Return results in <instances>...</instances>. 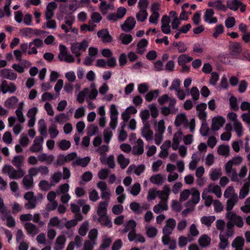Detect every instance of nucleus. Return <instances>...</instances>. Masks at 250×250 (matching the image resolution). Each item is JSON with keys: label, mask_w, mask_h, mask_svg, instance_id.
Returning a JSON list of instances; mask_svg holds the SVG:
<instances>
[{"label": "nucleus", "mask_w": 250, "mask_h": 250, "mask_svg": "<svg viewBox=\"0 0 250 250\" xmlns=\"http://www.w3.org/2000/svg\"><path fill=\"white\" fill-rule=\"evenodd\" d=\"M23 157L21 156H15L12 161V164L19 169L16 170L11 166H5L2 169V172H23L21 168L22 165Z\"/></svg>", "instance_id": "f257e3e1"}, {"label": "nucleus", "mask_w": 250, "mask_h": 250, "mask_svg": "<svg viewBox=\"0 0 250 250\" xmlns=\"http://www.w3.org/2000/svg\"><path fill=\"white\" fill-rule=\"evenodd\" d=\"M227 218L230 222H233L237 227L241 228L244 225V222L242 217L237 215L234 212H229L226 214Z\"/></svg>", "instance_id": "f03ea898"}, {"label": "nucleus", "mask_w": 250, "mask_h": 250, "mask_svg": "<svg viewBox=\"0 0 250 250\" xmlns=\"http://www.w3.org/2000/svg\"><path fill=\"white\" fill-rule=\"evenodd\" d=\"M136 24V21L134 17H128L125 22L121 25L122 29L125 31L128 32L132 30Z\"/></svg>", "instance_id": "7ed1b4c3"}, {"label": "nucleus", "mask_w": 250, "mask_h": 250, "mask_svg": "<svg viewBox=\"0 0 250 250\" xmlns=\"http://www.w3.org/2000/svg\"><path fill=\"white\" fill-rule=\"evenodd\" d=\"M225 123V119L222 116L214 117L212 119L211 129L213 131L218 130Z\"/></svg>", "instance_id": "20e7f679"}, {"label": "nucleus", "mask_w": 250, "mask_h": 250, "mask_svg": "<svg viewBox=\"0 0 250 250\" xmlns=\"http://www.w3.org/2000/svg\"><path fill=\"white\" fill-rule=\"evenodd\" d=\"M191 190V192H190V194L191 195V198L190 200L187 203V207L190 206L191 204L195 205L198 204L200 199V192L199 190L195 188H192Z\"/></svg>", "instance_id": "39448f33"}, {"label": "nucleus", "mask_w": 250, "mask_h": 250, "mask_svg": "<svg viewBox=\"0 0 250 250\" xmlns=\"http://www.w3.org/2000/svg\"><path fill=\"white\" fill-rule=\"evenodd\" d=\"M38 173H29V174L25 175L22 180L23 184L26 189L28 190L33 186V177L36 176Z\"/></svg>", "instance_id": "423d86ee"}, {"label": "nucleus", "mask_w": 250, "mask_h": 250, "mask_svg": "<svg viewBox=\"0 0 250 250\" xmlns=\"http://www.w3.org/2000/svg\"><path fill=\"white\" fill-rule=\"evenodd\" d=\"M242 162V159L240 156L233 158L229 161L225 166L226 172H230L232 167H238Z\"/></svg>", "instance_id": "0eeeda50"}, {"label": "nucleus", "mask_w": 250, "mask_h": 250, "mask_svg": "<svg viewBox=\"0 0 250 250\" xmlns=\"http://www.w3.org/2000/svg\"><path fill=\"white\" fill-rule=\"evenodd\" d=\"M108 203L107 201H102L99 203V207L97 211V214L99 216V220L100 221L102 217L107 215V208Z\"/></svg>", "instance_id": "6e6552de"}, {"label": "nucleus", "mask_w": 250, "mask_h": 250, "mask_svg": "<svg viewBox=\"0 0 250 250\" xmlns=\"http://www.w3.org/2000/svg\"><path fill=\"white\" fill-rule=\"evenodd\" d=\"M43 140L42 137L36 138L34 141L33 145L30 147V150L32 152H38L42 150V143Z\"/></svg>", "instance_id": "1a4fd4ad"}, {"label": "nucleus", "mask_w": 250, "mask_h": 250, "mask_svg": "<svg viewBox=\"0 0 250 250\" xmlns=\"http://www.w3.org/2000/svg\"><path fill=\"white\" fill-rule=\"evenodd\" d=\"M0 76L3 78L13 81L16 79L17 75L10 69H4L0 71Z\"/></svg>", "instance_id": "9d476101"}, {"label": "nucleus", "mask_w": 250, "mask_h": 250, "mask_svg": "<svg viewBox=\"0 0 250 250\" xmlns=\"http://www.w3.org/2000/svg\"><path fill=\"white\" fill-rule=\"evenodd\" d=\"M237 201V195L236 193H233L232 196L229 198L227 202L226 210L228 211V212H231V210L232 209L233 207L236 204Z\"/></svg>", "instance_id": "9b49d317"}, {"label": "nucleus", "mask_w": 250, "mask_h": 250, "mask_svg": "<svg viewBox=\"0 0 250 250\" xmlns=\"http://www.w3.org/2000/svg\"><path fill=\"white\" fill-rule=\"evenodd\" d=\"M24 228L28 234L34 236L39 232L38 227L31 223H26L24 225Z\"/></svg>", "instance_id": "f8f14e48"}, {"label": "nucleus", "mask_w": 250, "mask_h": 250, "mask_svg": "<svg viewBox=\"0 0 250 250\" xmlns=\"http://www.w3.org/2000/svg\"><path fill=\"white\" fill-rule=\"evenodd\" d=\"M165 193L163 191L157 190L154 188L150 189L148 191L147 199L148 200H154L157 196L160 198H162V196Z\"/></svg>", "instance_id": "ddd939ff"}, {"label": "nucleus", "mask_w": 250, "mask_h": 250, "mask_svg": "<svg viewBox=\"0 0 250 250\" xmlns=\"http://www.w3.org/2000/svg\"><path fill=\"white\" fill-rule=\"evenodd\" d=\"M130 208L133 212L136 214H140L142 213L143 210L147 209V208L141 206L140 204L136 202H132L130 204Z\"/></svg>", "instance_id": "4468645a"}, {"label": "nucleus", "mask_w": 250, "mask_h": 250, "mask_svg": "<svg viewBox=\"0 0 250 250\" xmlns=\"http://www.w3.org/2000/svg\"><path fill=\"white\" fill-rule=\"evenodd\" d=\"M90 161V158L88 156L83 158H78L76 161L72 162V165L81 166L82 167H86Z\"/></svg>", "instance_id": "2eb2a0df"}, {"label": "nucleus", "mask_w": 250, "mask_h": 250, "mask_svg": "<svg viewBox=\"0 0 250 250\" xmlns=\"http://www.w3.org/2000/svg\"><path fill=\"white\" fill-rule=\"evenodd\" d=\"M229 50L232 55H237L242 52V47L238 42H235L229 45Z\"/></svg>", "instance_id": "dca6fc26"}, {"label": "nucleus", "mask_w": 250, "mask_h": 250, "mask_svg": "<svg viewBox=\"0 0 250 250\" xmlns=\"http://www.w3.org/2000/svg\"><path fill=\"white\" fill-rule=\"evenodd\" d=\"M241 5L242 2L239 0H229L227 1V7L235 11L237 10L239 6Z\"/></svg>", "instance_id": "f3484780"}, {"label": "nucleus", "mask_w": 250, "mask_h": 250, "mask_svg": "<svg viewBox=\"0 0 250 250\" xmlns=\"http://www.w3.org/2000/svg\"><path fill=\"white\" fill-rule=\"evenodd\" d=\"M165 179V178L161 174L158 173L152 176L150 178V181L153 184L161 185L164 182Z\"/></svg>", "instance_id": "a211bd4d"}, {"label": "nucleus", "mask_w": 250, "mask_h": 250, "mask_svg": "<svg viewBox=\"0 0 250 250\" xmlns=\"http://www.w3.org/2000/svg\"><path fill=\"white\" fill-rule=\"evenodd\" d=\"M18 102V99L16 96H12L8 98L4 103V106L9 109L15 108Z\"/></svg>", "instance_id": "6ab92c4d"}, {"label": "nucleus", "mask_w": 250, "mask_h": 250, "mask_svg": "<svg viewBox=\"0 0 250 250\" xmlns=\"http://www.w3.org/2000/svg\"><path fill=\"white\" fill-rule=\"evenodd\" d=\"M66 241L65 237L63 235L58 236L56 240V246L54 249L55 250H62L63 248L65 242Z\"/></svg>", "instance_id": "aec40b11"}, {"label": "nucleus", "mask_w": 250, "mask_h": 250, "mask_svg": "<svg viewBox=\"0 0 250 250\" xmlns=\"http://www.w3.org/2000/svg\"><path fill=\"white\" fill-rule=\"evenodd\" d=\"M38 158L39 161L45 162L47 165H49L53 162L54 156L52 155L47 156L46 153H42L38 156Z\"/></svg>", "instance_id": "412c9836"}, {"label": "nucleus", "mask_w": 250, "mask_h": 250, "mask_svg": "<svg viewBox=\"0 0 250 250\" xmlns=\"http://www.w3.org/2000/svg\"><path fill=\"white\" fill-rule=\"evenodd\" d=\"M117 162L122 169H125L129 163V159L125 158L123 154H120L117 157Z\"/></svg>", "instance_id": "4be33fe9"}, {"label": "nucleus", "mask_w": 250, "mask_h": 250, "mask_svg": "<svg viewBox=\"0 0 250 250\" xmlns=\"http://www.w3.org/2000/svg\"><path fill=\"white\" fill-rule=\"evenodd\" d=\"M210 241V238L207 234H203L201 235L198 240L199 245L203 248L208 246L209 245Z\"/></svg>", "instance_id": "5701e85b"}, {"label": "nucleus", "mask_w": 250, "mask_h": 250, "mask_svg": "<svg viewBox=\"0 0 250 250\" xmlns=\"http://www.w3.org/2000/svg\"><path fill=\"white\" fill-rule=\"evenodd\" d=\"M214 216H203L201 218V222L207 227H210L212 223L215 221Z\"/></svg>", "instance_id": "b1692460"}, {"label": "nucleus", "mask_w": 250, "mask_h": 250, "mask_svg": "<svg viewBox=\"0 0 250 250\" xmlns=\"http://www.w3.org/2000/svg\"><path fill=\"white\" fill-rule=\"evenodd\" d=\"M145 170V166L144 164L139 165L138 167L135 165H130L126 172H143Z\"/></svg>", "instance_id": "393cba45"}, {"label": "nucleus", "mask_w": 250, "mask_h": 250, "mask_svg": "<svg viewBox=\"0 0 250 250\" xmlns=\"http://www.w3.org/2000/svg\"><path fill=\"white\" fill-rule=\"evenodd\" d=\"M177 134H178L179 136H181L183 134V132L181 130H179L174 135L173 138V144L172 145V147L174 150H176L178 149L180 140V138L176 136Z\"/></svg>", "instance_id": "a878e982"}, {"label": "nucleus", "mask_w": 250, "mask_h": 250, "mask_svg": "<svg viewBox=\"0 0 250 250\" xmlns=\"http://www.w3.org/2000/svg\"><path fill=\"white\" fill-rule=\"evenodd\" d=\"M217 152L218 154L221 155H229V146L228 145H221L218 146Z\"/></svg>", "instance_id": "bb28decb"}, {"label": "nucleus", "mask_w": 250, "mask_h": 250, "mask_svg": "<svg viewBox=\"0 0 250 250\" xmlns=\"http://www.w3.org/2000/svg\"><path fill=\"white\" fill-rule=\"evenodd\" d=\"M192 60V57L188 56L186 54H182L178 58V63L179 65H183L185 63L191 62Z\"/></svg>", "instance_id": "cd10ccee"}, {"label": "nucleus", "mask_w": 250, "mask_h": 250, "mask_svg": "<svg viewBox=\"0 0 250 250\" xmlns=\"http://www.w3.org/2000/svg\"><path fill=\"white\" fill-rule=\"evenodd\" d=\"M250 190V185L248 183H246L243 187L241 188L239 193V198L244 199L249 194Z\"/></svg>", "instance_id": "c85d7f7f"}, {"label": "nucleus", "mask_w": 250, "mask_h": 250, "mask_svg": "<svg viewBox=\"0 0 250 250\" xmlns=\"http://www.w3.org/2000/svg\"><path fill=\"white\" fill-rule=\"evenodd\" d=\"M187 121L186 116L184 114L177 115L175 120L174 124L176 126H180L183 123Z\"/></svg>", "instance_id": "c756f323"}, {"label": "nucleus", "mask_w": 250, "mask_h": 250, "mask_svg": "<svg viewBox=\"0 0 250 250\" xmlns=\"http://www.w3.org/2000/svg\"><path fill=\"white\" fill-rule=\"evenodd\" d=\"M159 93L160 92L158 89H155L149 92L146 95V100L148 102H151L154 98H156L158 96Z\"/></svg>", "instance_id": "7c9ffc66"}, {"label": "nucleus", "mask_w": 250, "mask_h": 250, "mask_svg": "<svg viewBox=\"0 0 250 250\" xmlns=\"http://www.w3.org/2000/svg\"><path fill=\"white\" fill-rule=\"evenodd\" d=\"M62 173H54L50 178V186H54L60 182L62 178Z\"/></svg>", "instance_id": "2f4dec72"}, {"label": "nucleus", "mask_w": 250, "mask_h": 250, "mask_svg": "<svg viewBox=\"0 0 250 250\" xmlns=\"http://www.w3.org/2000/svg\"><path fill=\"white\" fill-rule=\"evenodd\" d=\"M98 223L101 225L104 226L108 228H111L112 227V223L107 215L104 217H102L100 221L98 220Z\"/></svg>", "instance_id": "473e14b6"}, {"label": "nucleus", "mask_w": 250, "mask_h": 250, "mask_svg": "<svg viewBox=\"0 0 250 250\" xmlns=\"http://www.w3.org/2000/svg\"><path fill=\"white\" fill-rule=\"evenodd\" d=\"M39 131L42 136L46 135V125L44 119H40L39 121Z\"/></svg>", "instance_id": "72a5a7b5"}, {"label": "nucleus", "mask_w": 250, "mask_h": 250, "mask_svg": "<svg viewBox=\"0 0 250 250\" xmlns=\"http://www.w3.org/2000/svg\"><path fill=\"white\" fill-rule=\"evenodd\" d=\"M219 238L220 240V242L219 245V248L221 250H224L229 244L228 238H227L225 235L221 234L219 235Z\"/></svg>", "instance_id": "f704fd0d"}, {"label": "nucleus", "mask_w": 250, "mask_h": 250, "mask_svg": "<svg viewBox=\"0 0 250 250\" xmlns=\"http://www.w3.org/2000/svg\"><path fill=\"white\" fill-rule=\"evenodd\" d=\"M120 39L124 44H128L132 41V36L130 34L122 33L120 36Z\"/></svg>", "instance_id": "c9c22d12"}, {"label": "nucleus", "mask_w": 250, "mask_h": 250, "mask_svg": "<svg viewBox=\"0 0 250 250\" xmlns=\"http://www.w3.org/2000/svg\"><path fill=\"white\" fill-rule=\"evenodd\" d=\"M229 101L230 108L234 111H237L239 109V107L237 98L234 96H231Z\"/></svg>", "instance_id": "e433bc0d"}, {"label": "nucleus", "mask_w": 250, "mask_h": 250, "mask_svg": "<svg viewBox=\"0 0 250 250\" xmlns=\"http://www.w3.org/2000/svg\"><path fill=\"white\" fill-rule=\"evenodd\" d=\"M214 32L212 34V36L217 39L219 35L222 34L224 31V28L222 24H220L215 26L214 28Z\"/></svg>", "instance_id": "4c0bfd02"}, {"label": "nucleus", "mask_w": 250, "mask_h": 250, "mask_svg": "<svg viewBox=\"0 0 250 250\" xmlns=\"http://www.w3.org/2000/svg\"><path fill=\"white\" fill-rule=\"evenodd\" d=\"M59 148L62 150H67L71 146V143L66 140H62L58 144Z\"/></svg>", "instance_id": "58836bf2"}, {"label": "nucleus", "mask_w": 250, "mask_h": 250, "mask_svg": "<svg viewBox=\"0 0 250 250\" xmlns=\"http://www.w3.org/2000/svg\"><path fill=\"white\" fill-rule=\"evenodd\" d=\"M147 15L148 14L146 11L140 10L136 14V19L138 21L143 22L146 19Z\"/></svg>", "instance_id": "ea45409f"}, {"label": "nucleus", "mask_w": 250, "mask_h": 250, "mask_svg": "<svg viewBox=\"0 0 250 250\" xmlns=\"http://www.w3.org/2000/svg\"><path fill=\"white\" fill-rule=\"evenodd\" d=\"M244 245V239L241 236H238L235 238L232 243V247H236L237 246L243 247Z\"/></svg>", "instance_id": "a19ab883"}, {"label": "nucleus", "mask_w": 250, "mask_h": 250, "mask_svg": "<svg viewBox=\"0 0 250 250\" xmlns=\"http://www.w3.org/2000/svg\"><path fill=\"white\" fill-rule=\"evenodd\" d=\"M92 173H83V174L82 176V181L79 183L80 185H83L85 183L88 182L90 181L92 178Z\"/></svg>", "instance_id": "79ce46f5"}, {"label": "nucleus", "mask_w": 250, "mask_h": 250, "mask_svg": "<svg viewBox=\"0 0 250 250\" xmlns=\"http://www.w3.org/2000/svg\"><path fill=\"white\" fill-rule=\"evenodd\" d=\"M49 133L52 139L56 138L59 134V131L57 129V126L53 124L49 128Z\"/></svg>", "instance_id": "37998d69"}, {"label": "nucleus", "mask_w": 250, "mask_h": 250, "mask_svg": "<svg viewBox=\"0 0 250 250\" xmlns=\"http://www.w3.org/2000/svg\"><path fill=\"white\" fill-rule=\"evenodd\" d=\"M59 48L60 51L58 55V58L60 61H62V58L67 54V48L65 45L62 44H60Z\"/></svg>", "instance_id": "c03bdc74"}, {"label": "nucleus", "mask_w": 250, "mask_h": 250, "mask_svg": "<svg viewBox=\"0 0 250 250\" xmlns=\"http://www.w3.org/2000/svg\"><path fill=\"white\" fill-rule=\"evenodd\" d=\"M88 223L87 222H85L79 228L78 232L82 236H84L86 235L88 230Z\"/></svg>", "instance_id": "a18cd8bd"}, {"label": "nucleus", "mask_w": 250, "mask_h": 250, "mask_svg": "<svg viewBox=\"0 0 250 250\" xmlns=\"http://www.w3.org/2000/svg\"><path fill=\"white\" fill-rule=\"evenodd\" d=\"M141 185L138 183L134 184L131 188L130 193L134 196H137L140 192Z\"/></svg>", "instance_id": "49530a36"}, {"label": "nucleus", "mask_w": 250, "mask_h": 250, "mask_svg": "<svg viewBox=\"0 0 250 250\" xmlns=\"http://www.w3.org/2000/svg\"><path fill=\"white\" fill-rule=\"evenodd\" d=\"M209 128L206 122H203L200 129L201 134L203 136H206L208 134Z\"/></svg>", "instance_id": "de8ad7c7"}, {"label": "nucleus", "mask_w": 250, "mask_h": 250, "mask_svg": "<svg viewBox=\"0 0 250 250\" xmlns=\"http://www.w3.org/2000/svg\"><path fill=\"white\" fill-rule=\"evenodd\" d=\"M234 128L238 136L240 137L242 134V125L238 121H235L234 123Z\"/></svg>", "instance_id": "09e8293b"}, {"label": "nucleus", "mask_w": 250, "mask_h": 250, "mask_svg": "<svg viewBox=\"0 0 250 250\" xmlns=\"http://www.w3.org/2000/svg\"><path fill=\"white\" fill-rule=\"evenodd\" d=\"M39 187L42 190L46 191L50 189L51 187L50 184L46 180H42L39 184Z\"/></svg>", "instance_id": "8fccbe9b"}, {"label": "nucleus", "mask_w": 250, "mask_h": 250, "mask_svg": "<svg viewBox=\"0 0 250 250\" xmlns=\"http://www.w3.org/2000/svg\"><path fill=\"white\" fill-rule=\"evenodd\" d=\"M148 4V0H139L138 3V8L141 11H146Z\"/></svg>", "instance_id": "3c124183"}, {"label": "nucleus", "mask_w": 250, "mask_h": 250, "mask_svg": "<svg viewBox=\"0 0 250 250\" xmlns=\"http://www.w3.org/2000/svg\"><path fill=\"white\" fill-rule=\"evenodd\" d=\"M225 25L228 28L234 26L235 24V20L233 17L228 18L225 21Z\"/></svg>", "instance_id": "603ef678"}, {"label": "nucleus", "mask_w": 250, "mask_h": 250, "mask_svg": "<svg viewBox=\"0 0 250 250\" xmlns=\"http://www.w3.org/2000/svg\"><path fill=\"white\" fill-rule=\"evenodd\" d=\"M2 140L4 143L7 144H11L12 141V138L11 132L9 131L5 132L3 135Z\"/></svg>", "instance_id": "864d4df0"}, {"label": "nucleus", "mask_w": 250, "mask_h": 250, "mask_svg": "<svg viewBox=\"0 0 250 250\" xmlns=\"http://www.w3.org/2000/svg\"><path fill=\"white\" fill-rule=\"evenodd\" d=\"M204 173H195L196 177L198 178L197 184L200 186H203L206 182V179L203 177Z\"/></svg>", "instance_id": "5fc2aeb1"}, {"label": "nucleus", "mask_w": 250, "mask_h": 250, "mask_svg": "<svg viewBox=\"0 0 250 250\" xmlns=\"http://www.w3.org/2000/svg\"><path fill=\"white\" fill-rule=\"evenodd\" d=\"M112 212L116 215H119L123 211V206L121 205H115L112 208Z\"/></svg>", "instance_id": "6e6d98bb"}, {"label": "nucleus", "mask_w": 250, "mask_h": 250, "mask_svg": "<svg viewBox=\"0 0 250 250\" xmlns=\"http://www.w3.org/2000/svg\"><path fill=\"white\" fill-rule=\"evenodd\" d=\"M219 79V74L217 72H213L211 74L209 83L212 85H215Z\"/></svg>", "instance_id": "4d7b16f0"}, {"label": "nucleus", "mask_w": 250, "mask_h": 250, "mask_svg": "<svg viewBox=\"0 0 250 250\" xmlns=\"http://www.w3.org/2000/svg\"><path fill=\"white\" fill-rule=\"evenodd\" d=\"M98 235V230L96 229H93L90 230L88 233V237L90 241H93L97 240Z\"/></svg>", "instance_id": "13d9d810"}, {"label": "nucleus", "mask_w": 250, "mask_h": 250, "mask_svg": "<svg viewBox=\"0 0 250 250\" xmlns=\"http://www.w3.org/2000/svg\"><path fill=\"white\" fill-rule=\"evenodd\" d=\"M159 16L160 15L158 12H153L149 17V22L152 23L157 24Z\"/></svg>", "instance_id": "bf43d9fd"}, {"label": "nucleus", "mask_w": 250, "mask_h": 250, "mask_svg": "<svg viewBox=\"0 0 250 250\" xmlns=\"http://www.w3.org/2000/svg\"><path fill=\"white\" fill-rule=\"evenodd\" d=\"M111 242L112 239L110 237L104 239L102 243L100 246V249H106L109 247Z\"/></svg>", "instance_id": "052dcab7"}, {"label": "nucleus", "mask_w": 250, "mask_h": 250, "mask_svg": "<svg viewBox=\"0 0 250 250\" xmlns=\"http://www.w3.org/2000/svg\"><path fill=\"white\" fill-rule=\"evenodd\" d=\"M0 212L2 214L1 219L2 221L6 220L9 216H11L10 214V211L7 209L6 207L0 210Z\"/></svg>", "instance_id": "680f3d73"}, {"label": "nucleus", "mask_w": 250, "mask_h": 250, "mask_svg": "<svg viewBox=\"0 0 250 250\" xmlns=\"http://www.w3.org/2000/svg\"><path fill=\"white\" fill-rule=\"evenodd\" d=\"M157 233V230L154 227H150L146 230V234L149 238L154 237Z\"/></svg>", "instance_id": "e2e57ef3"}, {"label": "nucleus", "mask_w": 250, "mask_h": 250, "mask_svg": "<svg viewBox=\"0 0 250 250\" xmlns=\"http://www.w3.org/2000/svg\"><path fill=\"white\" fill-rule=\"evenodd\" d=\"M190 195V191L189 189H185L181 193L180 196V200L181 201H186L189 195Z\"/></svg>", "instance_id": "0e129e2a"}, {"label": "nucleus", "mask_w": 250, "mask_h": 250, "mask_svg": "<svg viewBox=\"0 0 250 250\" xmlns=\"http://www.w3.org/2000/svg\"><path fill=\"white\" fill-rule=\"evenodd\" d=\"M89 198L93 202L97 201L99 198L98 192L95 189L92 190L89 192Z\"/></svg>", "instance_id": "69168bd1"}, {"label": "nucleus", "mask_w": 250, "mask_h": 250, "mask_svg": "<svg viewBox=\"0 0 250 250\" xmlns=\"http://www.w3.org/2000/svg\"><path fill=\"white\" fill-rule=\"evenodd\" d=\"M214 210L216 212H220L223 209V206L222 203L219 200H215L214 201Z\"/></svg>", "instance_id": "338daca9"}, {"label": "nucleus", "mask_w": 250, "mask_h": 250, "mask_svg": "<svg viewBox=\"0 0 250 250\" xmlns=\"http://www.w3.org/2000/svg\"><path fill=\"white\" fill-rule=\"evenodd\" d=\"M123 246V242L120 239L116 240L113 243L111 247L112 250H119Z\"/></svg>", "instance_id": "774afa93"}]
</instances>
